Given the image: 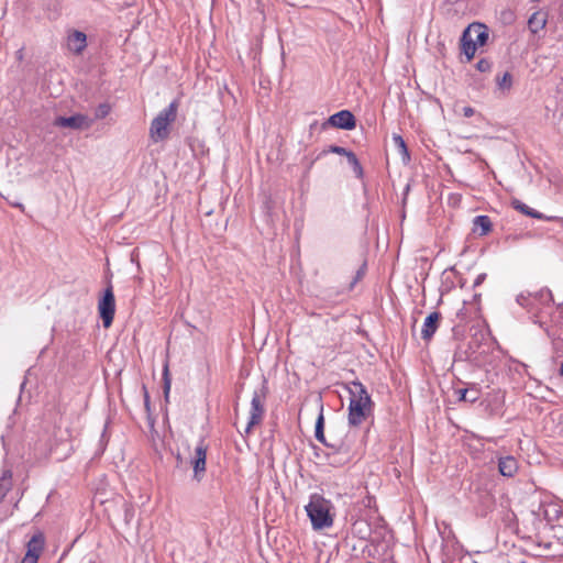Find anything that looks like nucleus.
Here are the masks:
<instances>
[{
	"label": "nucleus",
	"instance_id": "obj_15",
	"mask_svg": "<svg viewBox=\"0 0 563 563\" xmlns=\"http://www.w3.org/2000/svg\"><path fill=\"white\" fill-rule=\"evenodd\" d=\"M519 470L518 461L512 455L498 457V471L505 477H514Z\"/></svg>",
	"mask_w": 563,
	"mask_h": 563
},
{
	"label": "nucleus",
	"instance_id": "obj_6",
	"mask_svg": "<svg viewBox=\"0 0 563 563\" xmlns=\"http://www.w3.org/2000/svg\"><path fill=\"white\" fill-rule=\"evenodd\" d=\"M267 383L263 382L262 387L258 390H254L251 400L250 419L245 427L244 433L249 434L253 427L258 424L265 413L264 402L267 396Z\"/></svg>",
	"mask_w": 563,
	"mask_h": 563
},
{
	"label": "nucleus",
	"instance_id": "obj_33",
	"mask_svg": "<svg viewBox=\"0 0 563 563\" xmlns=\"http://www.w3.org/2000/svg\"><path fill=\"white\" fill-rule=\"evenodd\" d=\"M143 397H144V407L147 412L151 411V400H150V394L147 391V388L145 385L142 386Z\"/></svg>",
	"mask_w": 563,
	"mask_h": 563
},
{
	"label": "nucleus",
	"instance_id": "obj_5",
	"mask_svg": "<svg viewBox=\"0 0 563 563\" xmlns=\"http://www.w3.org/2000/svg\"><path fill=\"white\" fill-rule=\"evenodd\" d=\"M489 346L482 345L477 340L468 342L467 347L459 346L454 352V362H468L474 366L481 367L486 364L484 354L488 353Z\"/></svg>",
	"mask_w": 563,
	"mask_h": 563
},
{
	"label": "nucleus",
	"instance_id": "obj_9",
	"mask_svg": "<svg viewBox=\"0 0 563 563\" xmlns=\"http://www.w3.org/2000/svg\"><path fill=\"white\" fill-rule=\"evenodd\" d=\"M45 538L42 532L35 533L26 543V553L21 563H37L44 550Z\"/></svg>",
	"mask_w": 563,
	"mask_h": 563
},
{
	"label": "nucleus",
	"instance_id": "obj_17",
	"mask_svg": "<svg viewBox=\"0 0 563 563\" xmlns=\"http://www.w3.org/2000/svg\"><path fill=\"white\" fill-rule=\"evenodd\" d=\"M454 395L457 401L474 404L479 398L481 389L477 384H471L470 387L454 389Z\"/></svg>",
	"mask_w": 563,
	"mask_h": 563
},
{
	"label": "nucleus",
	"instance_id": "obj_20",
	"mask_svg": "<svg viewBox=\"0 0 563 563\" xmlns=\"http://www.w3.org/2000/svg\"><path fill=\"white\" fill-rule=\"evenodd\" d=\"M545 24V14L541 12H534L528 20V27L533 34H537L540 30H542Z\"/></svg>",
	"mask_w": 563,
	"mask_h": 563
},
{
	"label": "nucleus",
	"instance_id": "obj_30",
	"mask_svg": "<svg viewBox=\"0 0 563 563\" xmlns=\"http://www.w3.org/2000/svg\"><path fill=\"white\" fill-rule=\"evenodd\" d=\"M123 508H124L123 509L124 510V522L126 525H129L134 518L135 510H134V507L128 503H124Z\"/></svg>",
	"mask_w": 563,
	"mask_h": 563
},
{
	"label": "nucleus",
	"instance_id": "obj_14",
	"mask_svg": "<svg viewBox=\"0 0 563 563\" xmlns=\"http://www.w3.org/2000/svg\"><path fill=\"white\" fill-rule=\"evenodd\" d=\"M440 320L441 313L438 311L431 312L427 316L421 330V338L424 341H430L432 339L433 334L439 328Z\"/></svg>",
	"mask_w": 563,
	"mask_h": 563
},
{
	"label": "nucleus",
	"instance_id": "obj_34",
	"mask_svg": "<svg viewBox=\"0 0 563 563\" xmlns=\"http://www.w3.org/2000/svg\"><path fill=\"white\" fill-rule=\"evenodd\" d=\"M487 275L485 273H481L479 275H477V277L475 278L474 280V284L473 286L474 287H478L479 285H482L484 283V280L486 279Z\"/></svg>",
	"mask_w": 563,
	"mask_h": 563
},
{
	"label": "nucleus",
	"instance_id": "obj_10",
	"mask_svg": "<svg viewBox=\"0 0 563 563\" xmlns=\"http://www.w3.org/2000/svg\"><path fill=\"white\" fill-rule=\"evenodd\" d=\"M314 437L316 439L322 443L329 450H343L344 442L342 440H336L333 442H329L324 435V416H323V405H320V412L317 417L314 424Z\"/></svg>",
	"mask_w": 563,
	"mask_h": 563
},
{
	"label": "nucleus",
	"instance_id": "obj_36",
	"mask_svg": "<svg viewBox=\"0 0 563 563\" xmlns=\"http://www.w3.org/2000/svg\"><path fill=\"white\" fill-rule=\"evenodd\" d=\"M312 449H313V451H314V456H316L317 459L324 457V453H325V452H324V451H322L319 446H317V445H312Z\"/></svg>",
	"mask_w": 563,
	"mask_h": 563
},
{
	"label": "nucleus",
	"instance_id": "obj_32",
	"mask_svg": "<svg viewBox=\"0 0 563 563\" xmlns=\"http://www.w3.org/2000/svg\"><path fill=\"white\" fill-rule=\"evenodd\" d=\"M365 272H366V263H363V265L356 271L355 277L350 285L351 289L355 286V284L358 280H361L364 277Z\"/></svg>",
	"mask_w": 563,
	"mask_h": 563
},
{
	"label": "nucleus",
	"instance_id": "obj_27",
	"mask_svg": "<svg viewBox=\"0 0 563 563\" xmlns=\"http://www.w3.org/2000/svg\"><path fill=\"white\" fill-rule=\"evenodd\" d=\"M328 153H333V154H338V155L347 157L352 153V151H350L345 147L339 146V145H330L328 148H324L323 151H321L318 154L317 159L321 158L322 156L327 155Z\"/></svg>",
	"mask_w": 563,
	"mask_h": 563
},
{
	"label": "nucleus",
	"instance_id": "obj_11",
	"mask_svg": "<svg viewBox=\"0 0 563 563\" xmlns=\"http://www.w3.org/2000/svg\"><path fill=\"white\" fill-rule=\"evenodd\" d=\"M464 37H471L472 42L478 47L484 46L489 37L488 29L485 24L474 22L464 30Z\"/></svg>",
	"mask_w": 563,
	"mask_h": 563
},
{
	"label": "nucleus",
	"instance_id": "obj_25",
	"mask_svg": "<svg viewBox=\"0 0 563 563\" xmlns=\"http://www.w3.org/2000/svg\"><path fill=\"white\" fill-rule=\"evenodd\" d=\"M346 159H347V163L350 164V166L352 167L355 177L358 179H362L364 177V170H363V167H362L357 156L355 155V153L352 152L346 157Z\"/></svg>",
	"mask_w": 563,
	"mask_h": 563
},
{
	"label": "nucleus",
	"instance_id": "obj_1",
	"mask_svg": "<svg viewBox=\"0 0 563 563\" xmlns=\"http://www.w3.org/2000/svg\"><path fill=\"white\" fill-rule=\"evenodd\" d=\"M516 302L527 310L533 323L539 324L552 340L556 356L563 349V303L556 307L558 316H553V295L549 288L536 292L522 291Z\"/></svg>",
	"mask_w": 563,
	"mask_h": 563
},
{
	"label": "nucleus",
	"instance_id": "obj_19",
	"mask_svg": "<svg viewBox=\"0 0 563 563\" xmlns=\"http://www.w3.org/2000/svg\"><path fill=\"white\" fill-rule=\"evenodd\" d=\"M346 455L347 454V448L344 444L343 450H329L327 453H324V459L327 460L329 465L332 466H342L346 463L347 459L346 456H341V454Z\"/></svg>",
	"mask_w": 563,
	"mask_h": 563
},
{
	"label": "nucleus",
	"instance_id": "obj_8",
	"mask_svg": "<svg viewBox=\"0 0 563 563\" xmlns=\"http://www.w3.org/2000/svg\"><path fill=\"white\" fill-rule=\"evenodd\" d=\"M92 119L81 113H76L70 117H57L54 121L55 126L67 128L71 130L89 129L92 125Z\"/></svg>",
	"mask_w": 563,
	"mask_h": 563
},
{
	"label": "nucleus",
	"instance_id": "obj_31",
	"mask_svg": "<svg viewBox=\"0 0 563 563\" xmlns=\"http://www.w3.org/2000/svg\"><path fill=\"white\" fill-rule=\"evenodd\" d=\"M492 62L487 58H482L479 59L476 64H475V67L478 71L481 73H487V71H490L492 69Z\"/></svg>",
	"mask_w": 563,
	"mask_h": 563
},
{
	"label": "nucleus",
	"instance_id": "obj_2",
	"mask_svg": "<svg viewBox=\"0 0 563 563\" xmlns=\"http://www.w3.org/2000/svg\"><path fill=\"white\" fill-rule=\"evenodd\" d=\"M346 389L350 395L347 422L351 427H358L373 416L375 404L360 380L350 382Z\"/></svg>",
	"mask_w": 563,
	"mask_h": 563
},
{
	"label": "nucleus",
	"instance_id": "obj_26",
	"mask_svg": "<svg viewBox=\"0 0 563 563\" xmlns=\"http://www.w3.org/2000/svg\"><path fill=\"white\" fill-rule=\"evenodd\" d=\"M496 84L498 89L503 91H509L512 87V76L509 71L504 73L501 76L496 77Z\"/></svg>",
	"mask_w": 563,
	"mask_h": 563
},
{
	"label": "nucleus",
	"instance_id": "obj_29",
	"mask_svg": "<svg viewBox=\"0 0 563 563\" xmlns=\"http://www.w3.org/2000/svg\"><path fill=\"white\" fill-rule=\"evenodd\" d=\"M163 382H164L163 389H164L165 399H168L172 380L169 377L167 364L164 366V369H163Z\"/></svg>",
	"mask_w": 563,
	"mask_h": 563
},
{
	"label": "nucleus",
	"instance_id": "obj_18",
	"mask_svg": "<svg viewBox=\"0 0 563 563\" xmlns=\"http://www.w3.org/2000/svg\"><path fill=\"white\" fill-rule=\"evenodd\" d=\"M492 221L488 216L481 214L473 219V232L479 236H485L492 231Z\"/></svg>",
	"mask_w": 563,
	"mask_h": 563
},
{
	"label": "nucleus",
	"instance_id": "obj_22",
	"mask_svg": "<svg viewBox=\"0 0 563 563\" xmlns=\"http://www.w3.org/2000/svg\"><path fill=\"white\" fill-rule=\"evenodd\" d=\"M12 487V472L4 470L0 477V501L7 496Z\"/></svg>",
	"mask_w": 563,
	"mask_h": 563
},
{
	"label": "nucleus",
	"instance_id": "obj_23",
	"mask_svg": "<svg viewBox=\"0 0 563 563\" xmlns=\"http://www.w3.org/2000/svg\"><path fill=\"white\" fill-rule=\"evenodd\" d=\"M461 48L466 57V60L471 62L475 56L477 46L472 42L471 37L465 38L463 33L461 36Z\"/></svg>",
	"mask_w": 563,
	"mask_h": 563
},
{
	"label": "nucleus",
	"instance_id": "obj_16",
	"mask_svg": "<svg viewBox=\"0 0 563 563\" xmlns=\"http://www.w3.org/2000/svg\"><path fill=\"white\" fill-rule=\"evenodd\" d=\"M87 47V35L75 30L68 35V48L76 55H80Z\"/></svg>",
	"mask_w": 563,
	"mask_h": 563
},
{
	"label": "nucleus",
	"instance_id": "obj_7",
	"mask_svg": "<svg viewBox=\"0 0 563 563\" xmlns=\"http://www.w3.org/2000/svg\"><path fill=\"white\" fill-rule=\"evenodd\" d=\"M98 311L103 327L108 329L112 324L115 313V298L111 285L104 289L99 299Z\"/></svg>",
	"mask_w": 563,
	"mask_h": 563
},
{
	"label": "nucleus",
	"instance_id": "obj_24",
	"mask_svg": "<svg viewBox=\"0 0 563 563\" xmlns=\"http://www.w3.org/2000/svg\"><path fill=\"white\" fill-rule=\"evenodd\" d=\"M393 141H394L396 147L398 148L399 153L402 155V162L408 163L410 161V155H409L407 144H406L405 140L402 139V136H400L398 134H394Z\"/></svg>",
	"mask_w": 563,
	"mask_h": 563
},
{
	"label": "nucleus",
	"instance_id": "obj_35",
	"mask_svg": "<svg viewBox=\"0 0 563 563\" xmlns=\"http://www.w3.org/2000/svg\"><path fill=\"white\" fill-rule=\"evenodd\" d=\"M474 113H475V110L472 107H464L463 108V115L465 118H471V117L474 115Z\"/></svg>",
	"mask_w": 563,
	"mask_h": 563
},
{
	"label": "nucleus",
	"instance_id": "obj_28",
	"mask_svg": "<svg viewBox=\"0 0 563 563\" xmlns=\"http://www.w3.org/2000/svg\"><path fill=\"white\" fill-rule=\"evenodd\" d=\"M111 111V107L108 102L100 103L95 111V119H104Z\"/></svg>",
	"mask_w": 563,
	"mask_h": 563
},
{
	"label": "nucleus",
	"instance_id": "obj_38",
	"mask_svg": "<svg viewBox=\"0 0 563 563\" xmlns=\"http://www.w3.org/2000/svg\"><path fill=\"white\" fill-rule=\"evenodd\" d=\"M560 375L563 376V361L560 364Z\"/></svg>",
	"mask_w": 563,
	"mask_h": 563
},
{
	"label": "nucleus",
	"instance_id": "obj_12",
	"mask_svg": "<svg viewBox=\"0 0 563 563\" xmlns=\"http://www.w3.org/2000/svg\"><path fill=\"white\" fill-rule=\"evenodd\" d=\"M328 123L341 130H353L356 126V119L350 110H341L329 117Z\"/></svg>",
	"mask_w": 563,
	"mask_h": 563
},
{
	"label": "nucleus",
	"instance_id": "obj_4",
	"mask_svg": "<svg viewBox=\"0 0 563 563\" xmlns=\"http://www.w3.org/2000/svg\"><path fill=\"white\" fill-rule=\"evenodd\" d=\"M177 101L163 109L151 122L150 136L154 142L164 141L169 135V126L177 117Z\"/></svg>",
	"mask_w": 563,
	"mask_h": 563
},
{
	"label": "nucleus",
	"instance_id": "obj_39",
	"mask_svg": "<svg viewBox=\"0 0 563 563\" xmlns=\"http://www.w3.org/2000/svg\"><path fill=\"white\" fill-rule=\"evenodd\" d=\"M544 514H545V517H549V510L548 509L544 511Z\"/></svg>",
	"mask_w": 563,
	"mask_h": 563
},
{
	"label": "nucleus",
	"instance_id": "obj_21",
	"mask_svg": "<svg viewBox=\"0 0 563 563\" xmlns=\"http://www.w3.org/2000/svg\"><path fill=\"white\" fill-rule=\"evenodd\" d=\"M511 206L514 207L515 210H517V211H519V212H521V213H523V214H526L528 217H531V218H534V219H543L544 218V216L541 212L530 208L529 206H527L526 203H523L519 199H514L511 201Z\"/></svg>",
	"mask_w": 563,
	"mask_h": 563
},
{
	"label": "nucleus",
	"instance_id": "obj_37",
	"mask_svg": "<svg viewBox=\"0 0 563 563\" xmlns=\"http://www.w3.org/2000/svg\"><path fill=\"white\" fill-rule=\"evenodd\" d=\"M552 510L554 512V517L562 520L560 528H563V516H561V511L556 507H552Z\"/></svg>",
	"mask_w": 563,
	"mask_h": 563
},
{
	"label": "nucleus",
	"instance_id": "obj_13",
	"mask_svg": "<svg viewBox=\"0 0 563 563\" xmlns=\"http://www.w3.org/2000/svg\"><path fill=\"white\" fill-rule=\"evenodd\" d=\"M207 446L201 441L195 449V456L191 461L195 478L200 481L201 474L206 471Z\"/></svg>",
	"mask_w": 563,
	"mask_h": 563
},
{
	"label": "nucleus",
	"instance_id": "obj_3",
	"mask_svg": "<svg viewBox=\"0 0 563 563\" xmlns=\"http://www.w3.org/2000/svg\"><path fill=\"white\" fill-rule=\"evenodd\" d=\"M306 511L314 530L330 528L333 525V518L330 515V503L317 494L310 497Z\"/></svg>",
	"mask_w": 563,
	"mask_h": 563
}]
</instances>
